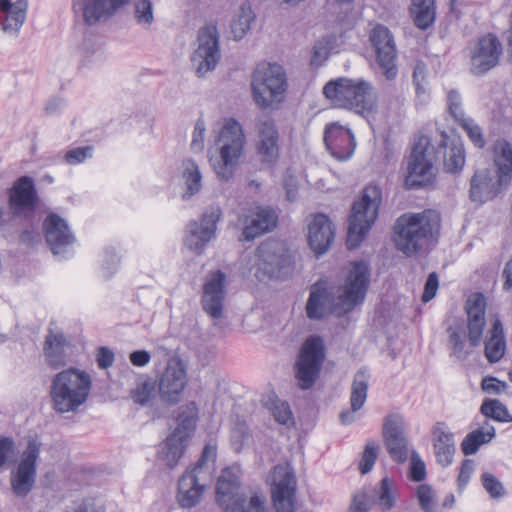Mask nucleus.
Masks as SVG:
<instances>
[{"instance_id":"nucleus-1","label":"nucleus","mask_w":512,"mask_h":512,"mask_svg":"<svg viewBox=\"0 0 512 512\" xmlns=\"http://www.w3.org/2000/svg\"><path fill=\"white\" fill-rule=\"evenodd\" d=\"M440 227V214L435 210L404 213L393 227L395 246L406 256L415 255L438 235Z\"/></svg>"},{"instance_id":"nucleus-2","label":"nucleus","mask_w":512,"mask_h":512,"mask_svg":"<svg viewBox=\"0 0 512 512\" xmlns=\"http://www.w3.org/2000/svg\"><path fill=\"white\" fill-rule=\"evenodd\" d=\"M496 174L488 170L477 171L470 181V199L485 203L494 199L512 180V145L502 139L494 145Z\"/></svg>"},{"instance_id":"nucleus-3","label":"nucleus","mask_w":512,"mask_h":512,"mask_svg":"<svg viewBox=\"0 0 512 512\" xmlns=\"http://www.w3.org/2000/svg\"><path fill=\"white\" fill-rule=\"evenodd\" d=\"M92 380L85 371L69 368L57 373L51 383L50 397L58 413L75 412L89 396Z\"/></svg>"},{"instance_id":"nucleus-4","label":"nucleus","mask_w":512,"mask_h":512,"mask_svg":"<svg viewBox=\"0 0 512 512\" xmlns=\"http://www.w3.org/2000/svg\"><path fill=\"white\" fill-rule=\"evenodd\" d=\"M295 269V257L287 245L278 240H266L255 250V263L250 273L260 281L284 280Z\"/></svg>"},{"instance_id":"nucleus-5","label":"nucleus","mask_w":512,"mask_h":512,"mask_svg":"<svg viewBox=\"0 0 512 512\" xmlns=\"http://www.w3.org/2000/svg\"><path fill=\"white\" fill-rule=\"evenodd\" d=\"M323 94L336 106L353 110L358 114L369 113L375 106L372 86L362 79L340 77L330 80L323 87Z\"/></svg>"},{"instance_id":"nucleus-6","label":"nucleus","mask_w":512,"mask_h":512,"mask_svg":"<svg viewBox=\"0 0 512 512\" xmlns=\"http://www.w3.org/2000/svg\"><path fill=\"white\" fill-rule=\"evenodd\" d=\"M382 202V191L376 185L364 188L360 199L354 202L349 217L346 245L349 250L356 249L364 240L378 217Z\"/></svg>"},{"instance_id":"nucleus-7","label":"nucleus","mask_w":512,"mask_h":512,"mask_svg":"<svg viewBox=\"0 0 512 512\" xmlns=\"http://www.w3.org/2000/svg\"><path fill=\"white\" fill-rule=\"evenodd\" d=\"M287 89L286 74L278 64L258 65L252 75L251 90L256 105L261 109L283 101Z\"/></svg>"},{"instance_id":"nucleus-8","label":"nucleus","mask_w":512,"mask_h":512,"mask_svg":"<svg viewBox=\"0 0 512 512\" xmlns=\"http://www.w3.org/2000/svg\"><path fill=\"white\" fill-rule=\"evenodd\" d=\"M221 162L214 165L219 179L228 181L243 154L246 137L242 125L234 118L225 120L219 134Z\"/></svg>"},{"instance_id":"nucleus-9","label":"nucleus","mask_w":512,"mask_h":512,"mask_svg":"<svg viewBox=\"0 0 512 512\" xmlns=\"http://www.w3.org/2000/svg\"><path fill=\"white\" fill-rule=\"evenodd\" d=\"M326 357L323 340L319 336L309 337L295 362V378L301 390L311 389L320 376Z\"/></svg>"},{"instance_id":"nucleus-10","label":"nucleus","mask_w":512,"mask_h":512,"mask_svg":"<svg viewBox=\"0 0 512 512\" xmlns=\"http://www.w3.org/2000/svg\"><path fill=\"white\" fill-rule=\"evenodd\" d=\"M197 416L198 408L194 402L179 409L177 427L167 437L165 447L161 452L162 459L169 468H173L182 457L187 441L194 433Z\"/></svg>"},{"instance_id":"nucleus-11","label":"nucleus","mask_w":512,"mask_h":512,"mask_svg":"<svg viewBox=\"0 0 512 512\" xmlns=\"http://www.w3.org/2000/svg\"><path fill=\"white\" fill-rule=\"evenodd\" d=\"M370 284V267L365 261L352 264L338 298L339 313H348L365 299Z\"/></svg>"},{"instance_id":"nucleus-12","label":"nucleus","mask_w":512,"mask_h":512,"mask_svg":"<svg viewBox=\"0 0 512 512\" xmlns=\"http://www.w3.org/2000/svg\"><path fill=\"white\" fill-rule=\"evenodd\" d=\"M369 41L381 73L387 80H393L398 73V52L393 34L386 26L377 24L369 33Z\"/></svg>"},{"instance_id":"nucleus-13","label":"nucleus","mask_w":512,"mask_h":512,"mask_svg":"<svg viewBox=\"0 0 512 512\" xmlns=\"http://www.w3.org/2000/svg\"><path fill=\"white\" fill-rule=\"evenodd\" d=\"M38 193L30 176L19 177L8 191V209L18 219L30 222L38 206Z\"/></svg>"},{"instance_id":"nucleus-14","label":"nucleus","mask_w":512,"mask_h":512,"mask_svg":"<svg viewBox=\"0 0 512 512\" xmlns=\"http://www.w3.org/2000/svg\"><path fill=\"white\" fill-rule=\"evenodd\" d=\"M221 58L219 33L214 25L201 28L198 32V47L191 56L192 65L198 77L214 70Z\"/></svg>"},{"instance_id":"nucleus-15","label":"nucleus","mask_w":512,"mask_h":512,"mask_svg":"<svg viewBox=\"0 0 512 512\" xmlns=\"http://www.w3.org/2000/svg\"><path fill=\"white\" fill-rule=\"evenodd\" d=\"M256 153L263 165L274 166L280 156V135L275 121L268 116L257 119L256 122Z\"/></svg>"},{"instance_id":"nucleus-16","label":"nucleus","mask_w":512,"mask_h":512,"mask_svg":"<svg viewBox=\"0 0 512 512\" xmlns=\"http://www.w3.org/2000/svg\"><path fill=\"white\" fill-rule=\"evenodd\" d=\"M222 216L218 205L208 206L200 219V222L191 221L188 224V235L185 238V245L197 253H201L207 243L215 237L217 223Z\"/></svg>"},{"instance_id":"nucleus-17","label":"nucleus","mask_w":512,"mask_h":512,"mask_svg":"<svg viewBox=\"0 0 512 512\" xmlns=\"http://www.w3.org/2000/svg\"><path fill=\"white\" fill-rule=\"evenodd\" d=\"M428 145L429 140L426 137H421L413 145L405 176V185L408 188L425 186L434 178L432 162L426 154Z\"/></svg>"},{"instance_id":"nucleus-18","label":"nucleus","mask_w":512,"mask_h":512,"mask_svg":"<svg viewBox=\"0 0 512 512\" xmlns=\"http://www.w3.org/2000/svg\"><path fill=\"white\" fill-rule=\"evenodd\" d=\"M187 382L184 363L178 358L169 359L158 380V393L161 399L169 404L177 403Z\"/></svg>"},{"instance_id":"nucleus-19","label":"nucleus","mask_w":512,"mask_h":512,"mask_svg":"<svg viewBox=\"0 0 512 512\" xmlns=\"http://www.w3.org/2000/svg\"><path fill=\"white\" fill-rule=\"evenodd\" d=\"M502 54V44L494 34L478 39L470 51L471 72L480 76L496 67Z\"/></svg>"},{"instance_id":"nucleus-20","label":"nucleus","mask_w":512,"mask_h":512,"mask_svg":"<svg viewBox=\"0 0 512 512\" xmlns=\"http://www.w3.org/2000/svg\"><path fill=\"white\" fill-rule=\"evenodd\" d=\"M404 418L399 414L388 415L383 424V437L390 457L399 463L406 461L408 441L404 434Z\"/></svg>"},{"instance_id":"nucleus-21","label":"nucleus","mask_w":512,"mask_h":512,"mask_svg":"<svg viewBox=\"0 0 512 512\" xmlns=\"http://www.w3.org/2000/svg\"><path fill=\"white\" fill-rule=\"evenodd\" d=\"M226 275L221 270L213 272L203 287L201 299L203 310L212 318L223 316V306L226 296Z\"/></svg>"},{"instance_id":"nucleus-22","label":"nucleus","mask_w":512,"mask_h":512,"mask_svg":"<svg viewBox=\"0 0 512 512\" xmlns=\"http://www.w3.org/2000/svg\"><path fill=\"white\" fill-rule=\"evenodd\" d=\"M43 231L46 242L54 255H63L66 248L75 241L67 221L53 212L44 219Z\"/></svg>"},{"instance_id":"nucleus-23","label":"nucleus","mask_w":512,"mask_h":512,"mask_svg":"<svg viewBox=\"0 0 512 512\" xmlns=\"http://www.w3.org/2000/svg\"><path fill=\"white\" fill-rule=\"evenodd\" d=\"M324 143L330 154L338 160L349 159L353 155L356 146L351 130L337 123L326 126Z\"/></svg>"},{"instance_id":"nucleus-24","label":"nucleus","mask_w":512,"mask_h":512,"mask_svg":"<svg viewBox=\"0 0 512 512\" xmlns=\"http://www.w3.org/2000/svg\"><path fill=\"white\" fill-rule=\"evenodd\" d=\"M467 314L468 340L472 347L480 344L486 325V299L478 292L470 295L465 304Z\"/></svg>"},{"instance_id":"nucleus-25","label":"nucleus","mask_w":512,"mask_h":512,"mask_svg":"<svg viewBox=\"0 0 512 512\" xmlns=\"http://www.w3.org/2000/svg\"><path fill=\"white\" fill-rule=\"evenodd\" d=\"M335 237V229L328 216L322 213L314 215L308 225V243L313 252L323 255L328 251Z\"/></svg>"},{"instance_id":"nucleus-26","label":"nucleus","mask_w":512,"mask_h":512,"mask_svg":"<svg viewBox=\"0 0 512 512\" xmlns=\"http://www.w3.org/2000/svg\"><path fill=\"white\" fill-rule=\"evenodd\" d=\"M252 493L241 482H217L215 499L224 512H238Z\"/></svg>"},{"instance_id":"nucleus-27","label":"nucleus","mask_w":512,"mask_h":512,"mask_svg":"<svg viewBox=\"0 0 512 512\" xmlns=\"http://www.w3.org/2000/svg\"><path fill=\"white\" fill-rule=\"evenodd\" d=\"M432 441L436 461L442 467L453 462L456 452L454 434L443 422H437L432 429Z\"/></svg>"},{"instance_id":"nucleus-28","label":"nucleus","mask_w":512,"mask_h":512,"mask_svg":"<svg viewBox=\"0 0 512 512\" xmlns=\"http://www.w3.org/2000/svg\"><path fill=\"white\" fill-rule=\"evenodd\" d=\"M278 223V215L271 207H262L251 217L245 220L242 230V239L252 241L257 237L272 231Z\"/></svg>"},{"instance_id":"nucleus-29","label":"nucleus","mask_w":512,"mask_h":512,"mask_svg":"<svg viewBox=\"0 0 512 512\" xmlns=\"http://www.w3.org/2000/svg\"><path fill=\"white\" fill-rule=\"evenodd\" d=\"M27 10V0H17L13 3L10 0H0V11L5 15L1 22L2 30L17 35L26 20Z\"/></svg>"},{"instance_id":"nucleus-30","label":"nucleus","mask_w":512,"mask_h":512,"mask_svg":"<svg viewBox=\"0 0 512 512\" xmlns=\"http://www.w3.org/2000/svg\"><path fill=\"white\" fill-rule=\"evenodd\" d=\"M130 0H83V17L88 25L109 18Z\"/></svg>"},{"instance_id":"nucleus-31","label":"nucleus","mask_w":512,"mask_h":512,"mask_svg":"<svg viewBox=\"0 0 512 512\" xmlns=\"http://www.w3.org/2000/svg\"><path fill=\"white\" fill-rule=\"evenodd\" d=\"M68 345L63 333H54L51 329L45 337L44 357L52 369H60L66 365L65 347Z\"/></svg>"},{"instance_id":"nucleus-32","label":"nucleus","mask_w":512,"mask_h":512,"mask_svg":"<svg viewBox=\"0 0 512 512\" xmlns=\"http://www.w3.org/2000/svg\"><path fill=\"white\" fill-rule=\"evenodd\" d=\"M40 450V443L35 440L28 441L13 472L16 475V480H35Z\"/></svg>"},{"instance_id":"nucleus-33","label":"nucleus","mask_w":512,"mask_h":512,"mask_svg":"<svg viewBox=\"0 0 512 512\" xmlns=\"http://www.w3.org/2000/svg\"><path fill=\"white\" fill-rule=\"evenodd\" d=\"M297 482H272L271 499L276 512H295Z\"/></svg>"},{"instance_id":"nucleus-34","label":"nucleus","mask_w":512,"mask_h":512,"mask_svg":"<svg viewBox=\"0 0 512 512\" xmlns=\"http://www.w3.org/2000/svg\"><path fill=\"white\" fill-rule=\"evenodd\" d=\"M436 153L437 156L442 155L447 172L457 173L462 170L465 163V150L461 142H453L448 146L446 139L443 138Z\"/></svg>"},{"instance_id":"nucleus-35","label":"nucleus","mask_w":512,"mask_h":512,"mask_svg":"<svg viewBox=\"0 0 512 512\" xmlns=\"http://www.w3.org/2000/svg\"><path fill=\"white\" fill-rule=\"evenodd\" d=\"M370 374L366 367L360 368L353 377L350 404L353 411L360 410L366 402Z\"/></svg>"},{"instance_id":"nucleus-36","label":"nucleus","mask_w":512,"mask_h":512,"mask_svg":"<svg viewBox=\"0 0 512 512\" xmlns=\"http://www.w3.org/2000/svg\"><path fill=\"white\" fill-rule=\"evenodd\" d=\"M182 167V179L185 185V192L182 198L188 200L201 190L202 174L198 164L192 159H185Z\"/></svg>"},{"instance_id":"nucleus-37","label":"nucleus","mask_w":512,"mask_h":512,"mask_svg":"<svg viewBox=\"0 0 512 512\" xmlns=\"http://www.w3.org/2000/svg\"><path fill=\"white\" fill-rule=\"evenodd\" d=\"M411 15L414 24L421 30H426L433 25L436 18L434 0H412Z\"/></svg>"},{"instance_id":"nucleus-38","label":"nucleus","mask_w":512,"mask_h":512,"mask_svg":"<svg viewBox=\"0 0 512 512\" xmlns=\"http://www.w3.org/2000/svg\"><path fill=\"white\" fill-rule=\"evenodd\" d=\"M177 502L181 508L195 507L201 500L206 486L200 482H177Z\"/></svg>"},{"instance_id":"nucleus-39","label":"nucleus","mask_w":512,"mask_h":512,"mask_svg":"<svg viewBox=\"0 0 512 512\" xmlns=\"http://www.w3.org/2000/svg\"><path fill=\"white\" fill-rule=\"evenodd\" d=\"M505 339L500 321H495L491 330V337L485 343V356L490 363L498 362L505 352Z\"/></svg>"},{"instance_id":"nucleus-40","label":"nucleus","mask_w":512,"mask_h":512,"mask_svg":"<svg viewBox=\"0 0 512 512\" xmlns=\"http://www.w3.org/2000/svg\"><path fill=\"white\" fill-rule=\"evenodd\" d=\"M391 482H380L377 486H369V492L373 505L381 512L390 511L396 501V490L391 487Z\"/></svg>"},{"instance_id":"nucleus-41","label":"nucleus","mask_w":512,"mask_h":512,"mask_svg":"<svg viewBox=\"0 0 512 512\" xmlns=\"http://www.w3.org/2000/svg\"><path fill=\"white\" fill-rule=\"evenodd\" d=\"M264 406L271 412L279 424L286 426L294 424V417L289 403L279 399L276 394H269L264 401Z\"/></svg>"},{"instance_id":"nucleus-42","label":"nucleus","mask_w":512,"mask_h":512,"mask_svg":"<svg viewBox=\"0 0 512 512\" xmlns=\"http://www.w3.org/2000/svg\"><path fill=\"white\" fill-rule=\"evenodd\" d=\"M329 295L325 289L312 288L306 303L307 317L311 320H320L326 315V303Z\"/></svg>"},{"instance_id":"nucleus-43","label":"nucleus","mask_w":512,"mask_h":512,"mask_svg":"<svg viewBox=\"0 0 512 512\" xmlns=\"http://www.w3.org/2000/svg\"><path fill=\"white\" fill-rule=\"evenodd\" d=\"M217 456V448L215 445H205L200 458L194 466L187 468L186 472L180 477L179 480H198V477L204 470L209 468L210 463H214Z\"/></svg>"},{"instance_id":"nucleus-44","label":"nucleus","mask_w":512,"mask_h":512,"mask_svg":"<svg viewBox=\"0 0 512 512\" xmlns=\"http://www.w3.org/2000/svg\"><path fill=\"white\" fill-rule=\"evenodd\" d=\"M255 14L249 3H243L231 23V32L235 40H241L250 30Z\"/></svg>"},{"instance_id":"nucleus-45","label":"nucleus","mask_w":512,"mask_h":512,"mask_svg":"<svg viewBox=\"0 0 512 512\" xmlns=\"http://www.w3.org/2000/svg\"><path fill=\"white\" fill-rule=\"evenodd\" d=\"M480 413L485 418H490L497 422L512 421V416L510 415L507 407L498 399H484L480 406Z\"/></svg>"},{"instance_id":"nucleus-46","label":"nucleus","mask_w":512,"mask_h":512,"mask_svg":"<svg viewBox=\"0 0 512 512\" xmlns=\"http://www.w3.org/2000/svg\"><path fill=\"white\" fill-rule=\"evenodd\" d=\"M156 393V381L149 377L140 378L136 387L131 390L133 401L141 406L147 405Z\"/></svg>"},{"instance_id":"nucleus-47","label":"nucleus","mask_w":512,"mask_h":512,"mask_svg":"<svg viewBox=\"0 0 512 512\" xmlns=\"http://www.w3.org/2000/svg\"><path fill=\"white\" fill-rule=\"evenodd\" d=\"M492 439V431L484 433L482 430L475 429L465 436L461 443V450L464 455H473L478 451L480 446L490 443Z\"/></svg>"},{"instance_id":"nucleus-48","label":"nucleus","mask_w":512,"mask_h":512,"mask_svg":"<svg viewBox=\"0 0 512 512\" xmlns=\"http://www.w3.org/2000/svg\"><path fill=\"white\" fill-rule=\"evenodd\" d=\"M334 46V38L331 36L322 37L316 41L312 48L310 64L313 67L322 66L330 56Z\"/></svg>"},{"instance_id":"nucleus-49","label":"nucleus","mask_w":512,"mask_h":512,"mask_svg":"<svg viewBox=\"0 0 512 512\" xmlns=\"http://www.w3.org/2000/svg\"><path fill=\"white\" fill-rule=\"evenodd\" d=\"M456 123L466 132L470 141L477 148H483L485 146L486 141L482 129L473 118L465 116Z\"/></svg>"},{"instance_id":"nucleus-50","label":"nucleus","mask_w":512,"mask_h":512,"mask_svg":"<svg viewBox=\"0 0 512 512\" xmlns=\"http://www.w3.org/2000/svg\"><path fill=\"white\" fill-rule=\"evenodd\" d=\"M419 506L423 512H442L435 499V492L428 484H422L417 488Z\"/></svg>"},{"instance_id":"nucleus-51","label":"nucleus","mask_w":512,"mask_h":512,"mask_svg":"<svg viewBox=\"0 0 512 512\" xmlns=\"http://www.w3.org/2000/svg\"><path fill=\"white\" fill-rule=\"evenodd\" d=\"M379 446L375 441H368L362 453L359 469L362 475L370 472L377 460Z\"/></svg>"},{"instance_id":"nucleus-52","label":"nucleus","mask_w":512,"mask_h":512,"mask_svg":"<svg viewBox=\"0 0 512 512\" xmlns=\"http://www.w3.org/2000/svg\"><path fill=\"white\" fill-rule=\"evenodd\" d=\"M370 498L369 486H364L361 491L353 495L349 512H369L373 506Z\"/></svg>"},{"instance_id":"nucleus-53","label":"nucleus","mask_w":512,"mask_h":512,"mask_svg":"<svg viewBox=\"0 0 512 512\" xmlns=\"http://www.w3.org/2000/svg\"><path fill=\"white\" fill-rule=\"evenodd\" d=\"M448 112L455 122L467 116L462 108V98L457 90H450L447 94Z\"/></svg>"},{"instance_id":"nucleus-54","label":"nucleus","mask_w":512,"mask_h":512,"mask_svg":"<svg viewBox=\"0 0 512 512\" xmlns=\"http://www.w3.org/2000/svg\"><path fill=\"white\" fill-rule=\"evenodd\" d=\"M250 434L245 424H237L231 431V443L233 449L239 453L244 446L248 443Z\"/></svg>"},{"instance_id":"nucleus-55","label":"nucleus","mask_w":512,"mask_h":512,"mask_svg":"<svg viewBox=\"0 0 512 512\" xmlns=\"http://www.w3.org/2000/svg\"><path fill=\"white\" fill-rule=\"evenodd\" d=\"M135 15L139 23L151 25L154 20L152 1L139 0L135 5Z\"/></svg>"},{"instance_id":"nucleus-56","label":"nucleus","mask_w":512,"mask_h":512,"mask_svg":"<svg viewBox=\"0 0 512 512\" xmlns=\"http://www.w3.org/2000/svg\"><path fill=\"white\" fill-rule=\"evenodd\" d=\"M427 475L425 462L416 451L410 456L409 476L410 480H425Z\"/></svg>"},{"instance_id":"nucleus-57","label":"nucleus","mask_w":512,"mask_h":512,"mask_svg":"<svg viewBox=\"0 0 512 512\" xmlns=\"http://www.w3.org/2000/svg\"><path fill=\"white\" fill-rule=\"evenodd\" d=\"M206 125L203 119H198L192 133L190 148L193 152L199 153L204 149Z\"/></svg>"},{"instance_id":"nucleus-58","label":"nucleus","mask_w":512,"mask_h":512,"mask_svg":"<svg viewBox=\"0 0 512 512\" xmlns=\"http://www.w3.org/2000/svg\"><path fill=\"white\" fill-rule=\"evenodd\" d=\"M238 512H268L266 508V497L259 492H253L249 500Z\"/></svg>"},{"instance_id":"nucleus-59","label":"nucleus","mask_w":512,"mask_h":512,"mask_svg":"<svg viewBox=\"0 0 512 512\" xmlns=\"http://www.w3.org/2000/svg\"><path fill=\"white\" fill-rule=\"evenodd\" d=\"M92 146L77 147L71 149L65 154V161L70 165H76L84 162L87 158L92 156Z\"/></svg>"},{"instance_id":"nucleus-60","label":"nucleus","mask_w":512,"mask_h":512,"mask_svg":"<svg viewBox=\"0 0 512 512\" xmlns=\"http://www.w3.org/2000/svg\"><path fill=\"white\" fill-rule=\"evenodd\" d=\"M15 450V441L11 437L0 436V470H3Z\"/></svg>"},{"instance_id":"nucleus-61","label":"nucleus","mask_w":512,"mask_h":512,"mask_svg":"<svg viewBox=\"0 0 512 512\" xmlns=\"http://www.w3.org/2000/svg\"><path fill=\"white\" fill-rule=\"evenodd\" d=\"M270 480H295V472L290 462L277 464L271 471Z\"/></svg>"},{"instance_id":"nucleus-62","label":"nucleus","mask_w":512,"mask_h":512,"mask_svg":"<svg viewBox=\"0 0 512 512\" xmlns=\"http://www.w3.org/2000/svg\"><path fill=\"white\" fill-rule=\"evenodd\" d=\"M449 332V344L451 345L452 353L458 358L465 356L464 347L465 342L459 331L450 327Z\"/></svg>"},{"instance_id":"nucleus-63","label":"nucleus","mask_w":512,"mask_h":512,"mask_svg":"<svg viewBox=\"0 0 512 512\" xmlns=\"http://www.w3.org/2000/svg\"><path fill=\"white\" fill-rule=\"evenodd\" d=\"M507 384L495 377L487 376L482 379L481 388L485 393L499 395L505 391Z\"/></svg>"},{"instance_id":"nucleus-64","label":"nucleus","mask_w":512,"mask_h":512,"mask_svg":"<svg viewBox=\"0 0 512 512\" xmlns=\"http://www.w3.org/2000/svg\"><path fill=\"white\" fill-rule=\"evenodd\" d=\"M438 286H439L438 275L436 272H431L427 277V280H426L425 286H424V292L422 294V301L424 303L429 302L430 300H432L435 297L437 290H438Z\"/></svg>"}]
</instances>
